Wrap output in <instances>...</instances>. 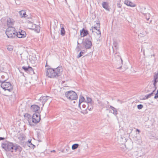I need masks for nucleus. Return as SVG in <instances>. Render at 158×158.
<instances>
[{"instance_id":"1","label":"nucleus","mask_w":158,"mask_h":158,"mask_svg":"<svg viewBox=\"0 0 158 158\" xmlns=\"http://www.w3.org/2000/svg\"><path fill=\"white\" fill-rule=\"evenodd\" d=\"M63 71L62 67L58 66L56 68H47L46 75L48 77L57 78L60 76Z\"/></svg>"},{"instance_id":"2","label":"nucleus","mask_w":158,"mask_h":158,"mask_svg":"<svg viewBox=\"0 0 158 158\" xmlns=\"http://www.w3.org/2000/svg\"><path fill=\"white\" fill-rule=\"evenodd\" d=\"M6 79L1 80L0 82L1 83V87L5 91L7 90L9 92H12L13 90V86L9 82H6Z\"/></svg>"},{"instance_id":"3","label":"nucleus","mask_w":158,"mask_h":158,"mask_svg":"<svg viewBox=\"0 0 158 158\" xmlns=\"http://www.w3.org/2000/svg\"><path fill=\"white\" fill-rule=\"evenodd\" d=\"M31 120L29 121V124L31 126H34L38 123L40 120V113H35L33 114Z\"/></svg>"},{"instance_id":"4","label":"nucleus","mask_w":158,"mask_h":158,"mask_svg":"<svg viewBox=\"0 0 158 158\" xmlns=\"http://www.w3.org/2000/svg\"><path fill=\"white\" fill-rule=\"evenodd\" d=\"M65 95L67 98L70 100H76L78 98L76 93L72 90L66 92L65 93Z\"/></svg>"},{"instance_id":"5","label":"nucleus","mask_w":158,"mask_h":158,"mask_svg":"<svg viewBox=\"0 0 158 158\" xmlns=\"http://www.w3.org/2000/svg\"><path fill=\"white\" fill-rule=\"evenodd\" d=\"M16 32L15 28L9 27L6 29V34L8 38H13L16 36Z\"/></svg>"},{"instance_id":"6","label":"nucleus","mask_w":158,"mask_h":158,"mask_svg":"<svg viewBox=\"0 0 158 158\" xmlns=\"http://www.w3.org/2000/svg\"><path fill=\"white\" fill-rule=\"evenodd\" d=\"M12 145V143L6 141L2 143V147L6 151L10 152L12 149L11 147Z\"/></svg>"},{"instance_id":"7","label":"nucleus","mask_w":158,"mask_h":158,"mask_svg":"<svg viewBox=\"0 0 158 158\" xmlns=\"http://www.w3.org/2000/svg\"><path fill=\"white\" fill-rule=\"evenodd\" d=\"M12 150L10 151L11 152H13L18 151L19 152H20L22 150V148L19 145L16 143H12V145L11 147Z\"/></svg>"},{"instance_id":"8","label":"nucleus","mask_w":158,"mask_h":158,"mask_svg":"<svg viewBox=\"0 0 158 158\" xmlns=\"http://www.w3.org/2000/svg\"><path fill=\"white\" fill-rule=\"evenodd\" d=\"M92 45V42L89 39H86L83 43V45L86 49L90 48Z\"/></svg>"},{"instance_id":"9","label":"nucleus","mask_w":158,"mask_h":158,"mask_svg":"<svg viewBox=\"0 0 158 158\" xmlns=\"http://www.w3.org/2000/svg\"><path fill=\"white\" fill-rule=\"evenodd\" d=\"M26 32L23 30H20L19 32H16V36L19 38H24L26 36Z\"/></svg>"},{"instance_id":"10","label":"nucleus","mask_w":158,"mask_h":158,"mask_svg":"<svg viewBox=\"0 0 158 158\" xmlns=\"http://www.w3.org/2000/svg\"><path fill=\"white\" fill-rule=\"evenodd\" d=\"M31 109L32 111L35 113H39L40 112V107L37 105H33L31 106Z\"/></svg>"},{"instance_id":"11","label":"nucleus","mask_w":158,"mask_h":158,"mask_svg":"<svg viewBox=\"0 0 158 158\" xmlns=\"http://www.w3.org/2000/svg\"><path fill=\"white\" fill-rule=\"evenodd\" d=\"M50 98V97L48 96H43L40 97L39 100L42 102L43 107L46 102Z\"/></svg>"},{"instance_id":"12","label":"nucleus","mask_w":158,"mask_h":158,"mask_svg":"<svg viewBox=\"0 0 158 158\" xmlns=\"http://www.w3.org/2000/svg\"><path fill=\"white\" fill-rule=\"evenodd\" d=\"M118 43L115 40H114L113 42V50L114 53L117 54V50L118 49Z\"/></svg>"},{"instance_id":"13","label":"nucleus","mask_w":158,"mask_h":158,"mask_svg":"<svg viewBox=\"0 0 158 158\" xmlns=\"http://www.w3.org/2000/svg\"><path fill=\"white\" fill-rule=\"evenodd\" d=\"M19 14L21 18H24L26 19H29V17L26 14L25 10H22L19 12Z\"/></svg>"},{"instance_id":"14","label":"nucleus","mask_w":158,"mask_h":158,"mask_svg":"<svg viewBox=\"0 0 158 158\" xmlns=\"http://www.w3.org/2000/svg\"><path fill=\"white\" fill-rule=\"evenodd\" d=\"M153 77L154 82L153 83V85H154V87L156 89V83L158 81V80H157V79H158V73H154Z\"/></svg>"},{"instance_id":"15","label":"nucleus","mask_w":158,"mask_h":158,"mask_svg":"<svg viewBox=\"0 0 158 158\" xmlns=\"http://www.w3.org/2000/svg\"><path fill=\"white\" fill-rule=\"evenodd\" d=\"M14 20L10 18H8L7 19V24L9 27H12L14 24Z\"/></svg>"},{"instance_id":"16","label":"nucleus","mask_w":158,"mask_h":158,"mask_svg":"<svg viewBox=\"0 0 158 158\" xmlns=\"http://www.w3.org/2000/svg\"><path fill=\"white\" fill-rule=\"evenodd\" d=\"M17 137L19 141H22L25 140V136L23 134L21 133L17 135Z\"/></svg>"},{"instance_id":"17","label":"nucleus","mask_w":158,"mask_h":158,"mask_svg":"<svg viewBox=\"0 0 158 158\" xmlns=\"http://www.w3.org/2000/svg\"><path fill=\"white\" fill-rule=\"evenodd\" d=\"M124 4L127 6L131 7H134L136 6V5L135 4L128 0H125L124 1Z\"/></svg>"},{"instance_id":"18","label":"nucleus","mask_w":158,"mask_h":158,"mask_svg":"<svg viewBox=\"0 0 158 158\" xmlns=\"http://www.w3.org/2000/svg\"><path fill=\"white\" fill-rule=\"evenodd\" d=\"M102 6V7L106 10L110 11L109 4L108 2H103Z\"/></svg>"},{"instance_id":"19","label":"nucleus","mask_w":158,"mask_h":158,"mask_svg":"<svg viewBox=\"0 0 158 158\" xmlns=\"http://www.w3.org/2000/svg\"><path fill=\"white\" fill-rule=\"evenodd\" d=\"M88 33V31L83 28L81 31H80V34L81 35V37H83L86 36Z\"/></svg>"},{"instance_id":"20","label":"nucleus","mask_w":158,"mask_h":158,"mask_svg":"<svg viewBox=\"0 0 158 158\" xmlns=\"http://www.w3.org/2000/svg\"><path fill=\"white\" fill-rule=\"evenodd\" d=\"M82 107H81V105H80V108L82 110H85L88 109V107H87V105L85 103H82Z\"/></svg>"},{"instance_id":"21","label":"nucleus","mask_w":158,"mask_h":158,"mask_svg":"<svg viewBox=\"0 0 158 158\" xmlns=\"http://www.w3.org/2000/svg\"><path fill=\"white\" fill-rule=\"evenodd\" d=\"M84 100L85 98L84 97L82 96H81L80 97L78 104V106L79 107H80V105H81V103L85 102H84Z\"/></svg>"},{"instance_id":"22","label":"nucleus","mask_w":158,"mask_h":158,"mask_svg":"<svg viewBox=\"0 0 158 158\" xmlns=\"http://www.w3.org/2000/svg\"><path fill=\"white\" fill-rule=\"evenodd\" d=\"M156 89L155 88V89L153 90L152 93H151L149 94H148L146 95H145L144 96V98L143 99L145 100L148 99L150 97H151L152 96V95L153 94L154 92L156 90Z\"/></svg>"},{"instance_id":"23","label":"nucleus","mask_w":158,"mask_h":158,"mask_svg":"<svg viewBox=\"0 0 158 158\" xmlns=\"http://www.w3.org/2000/svg\"><path fill=\"white\" fill-rule=\"evenodd\" d=\"M86 104L87 105V107H88V109L89 110H92L93 107V102H89V103H84Z\"/></svg>"},{"instance_id":"24","label":"nucleus","mask_w":158,"mask_h":158,"mask_svg":"<svg viewBox=\"0 0 158 158\" xmlns=\"http://www.w3.org/2000/svg\"><path fill=\"white\" fill-rule=\"evenodd\" d=\"M110 108L113 111V113L115 115H116L118 114V112L116 109L115 108L112 106H110Z\"/></svg>"},{"instance_id":"25","label":"nucleus","mask_w":158,"mask_h":158,"mask_svg":"<svg viewBox=\"0 0 158 158\" xmlns=\"http://www.w3.org/2000/svg\"><path fill=\"white\" fill-rule=\"evenodd\" d=\"M24 116L26 118H27L28 122L29 120H31V116L30 114H26L24 115Z\"/></svg>"},{"instance_id":"26","label":"nucleus","mask_w":158,"mask_h":158,"mask_svg":"<svg viewBox=\"0 0 158 158\" xmlns=\"http://www.w3.org/2000/svg\"><path fill=\"white\" fill-rule=\"evenodd\" d=\"M35 27V28H34L35 30L37 31V32H39L40 31V27L38 25H36L35 24H34L32 26L33 27Z\"/></svg>"},{"instance_id":"27","label":"nucleus","mask_w":158,"mask_h":158,"mask_svg":"<svg viewBox=\"0 0 158 158\" xmlns=\"http://www.w3.org/2000/svg\"><path fill=\"white\" fill-rule=\"evenodd\" d=\"M79 144L77 143L73 144L72 147V148L73 150H74L77 149L78 147Z\"/></svg>"},{"instance_id":"28","label":"nucleus","mask_w":158,"mask_h":158,"mask_svg":"<svg viewBox=\"0 0 158 158\" xmlns=\"http://www.w3.org/2000/svg\"><path fill=\"white\" fill-rule=\"evenodd\" d=\"M65 31L64 30V27H62L60 31V34L62 36L64 35H65Z\"/></svg>"},{"instance_id":"29","label":"nucleus","mask_w":158,"mask_h":158,"mask_svg":"<svg viewBox=\"0 0 158 158\" xmlns=\"http://www.w3.org/2000/svg\"><path fill=\"white\" fill-rule=\"evenodd\" d=\"M13 47L11 45H9L7 47V49L9 51H11L13 50Z\"/></svg>"},{"instance_id":"30","label":"nucleus","mask_w":158,"mask_h":158,"mask_svg":"<svg viewBox=\"0 0 158 158\" xmlns=\"http://www.w3.org/2000/svg\"><path fill=\"white\" fill-rule=\"evenodd\" d=\"M92 102H93L92 101V99L91 98L89 97H87L85 103H89Z\"/></svg>"},{"instance_id":"31","label":"nucleus","mask_w":158,"mask_h":158,"mask_svg":"<svg viewBox=\"0 0 158 158\" xmlns=\"http://www.w3.org/2000/svg\"><path fill=\"white\" fill-rule=\"evenodd\" d=\"M28 69L29 70H28V72H29L30 73H34L33 70L31 67L29 66Z\"/></svg>"},{"instance_id":"32","label":"nucleus","mask_w":158,"mask_h":158,"mask_svg":"<svg viewBox=\"0 0 158 158\" xmlns=\"http://www.w3.org/2000/svg\"><path fill=\"white\" fill-rule=\"evenodd\" d=\"M84 53V52L82 51H81L78 55L77 56V58H79L81 56H82Z\"/></svg>"},{"instance_id":"33","label":"nucleus","mask_w":158,"mask_h":158,"mask_svg":"<svg viewBox=\"0 0 158 158\" xmlns=\"http://www.w3.org/2000/svg\"><path fill=\"white\" fill-rule=\"evenodd\" d=\"M28 68L29 67H26L25 66L22 67V69L24 70L25 71L27 72H28V70H29Z\"/></svg>"},{"instance_id":"34","label":"nucleus","mask_w":158,"mask_h":158,"mask_svg":"<svg viewBox=\"0 0 158 158\" xmlns=\"http://www.w3.org/2000/svg\"><path fill=\"white\" fill-rule=\"evenodd\" d=\"M146 19L147 21H148L150 19V14H146Z\"/></svg>"},{"instance_id":"35","label":"nucleus","mask_w":158,"mask_h":158,"mask_svg":"<svg viewBox=\"0 0 158 158\" xmlns=\"http://www.w3.org/2000/svg\"><path fill=\"white\" fill-rule=\"evenodd\" d=\"M5 75L2 74H0V79L1 80H5Z\"/></svg>"},{"instance_id":"36","label":"nucleus","mask_w":158,"mask_h":158,"mask_svg":"<svg viewBox=\"0 0 158 158\" xmlns=\"http://www.w3.org/2000/svg\"><path fill=\"white\" fill-rule=\"evenodd\" d=\"M143 107V106L142 104H139L137 106V108L138 109L140 110L142 109Z\"/></svg>"},{"instance_id":"37","label":"nucleus","mask_w":158,"mask_h":158,"mask_svg":"<svg viewBox=\"0 0 158 158\" xmlns=\"http://www.w3.org/2000/svg\"><path fill=\"white\" fill-rule=\"evenodd\" d=\"M96 27H97V28L98 29H100V24L99 23H96V26H95Z\"/></svg>"},{"instance_id":"38","label":"nucleus","mask_w":158,"mask_h":158,"mask_svg":"<svg viewBox=\"0 0 158 158\" xmlns=\"http://www.w3.org/2000/svg\"><path fill=\"white\" fill-rule=\"evenodd\" d=\"M98 28H97V27H96L95 26L92 28V32H93L94 31V30H98Z\"/></svg>"},{"instance_id":"39","label":"nucleus","mask_w":158,"mask_h":158,"mask_svg":"<svg viewBox=\"0 0 158 158\" xmlns=\"http://www.w3.org/2000/svg\"><path fill=\"white\" fill-rule=\"evenodd\" d=\"M117 5L118 7L119 8H120L122 6L120 2H118L117 4Z\"/></svg>"},{"instance_id":"40","label":"nucleus","mask_w":158,"mask_h":158,"mask_svg":"<svg viewBox=\"0 0 158 158\" xmlns=\"http://www.w3.org/2000/svg\"><path fill=\"white\" fill-rule=\"evenodd\" d=\"M97 34L98 35H100L101 34V32L99 30V29H98L97 30V32H96Z\"/></svg>"},{"instance_id":"41","label":"nucleus","mask_w":158,"mask_h":158,"mask_svg":"<svg viewBox=\"0 0 158 158\" xmlns=\"http://www.w3.org/2000/svg\"><path fill=\"white\" fill-rule=\"evenodd\" d=\"M66 151L67 152H68L69 151V150H70V148L69 147H67L66 148Z\"/></svg>"},{"instance_id":"42","label":"nucleus","mask_w":158,"mask_h":158,"mask_svg":"<svg viewBox=\"0 0 158 158\" xmlns=\"http://www.w3.org/2000/svg\"><path fill=\"white\" fill-rule=\"evenodd\" d=\"M158 98V94L157 93H156L155 94V96L154 97L155 99H157Z\"/></svg>"},{"instance_id":"43","label":"nucleus","mask_w":158,"mask_h":158,"mask_svg":"<svg viewBox=\"0 0 158 158\" xmlns=\"http://www.w3.org/2000/svg\"><path fill=\"white\" fill-rule=\"evenodd\" d=\"M28 142L29 143H28L29 144L33 145V144H32V143L31 142V140H28Z\"/></svg>"},{"instance_id":"44","label":"nucleus","mask_w":158,"mask_h":158,"mask_svg":"<svg viewBox=\"0 0 158 158\" xmlns=\"http://www.w3.org/2000/svg\"><path fill=\"white\" fill-rule=\"evenodd\" d=\"M80 40V38H79L78 39V41H77V44H81V43H79V40Z\"/></svg>"},{"instance_id":"45","label":"nucleus","mask_w":158,"mask_h":158,"mask_svg":"<svg viewBox=\"0 0 158 158\" xmlns=\"http://www.w3.org/2000/svg\"><path fill=\"white\" fill-rule=\"evenodd\" d=\"M136 131H137L139 133L140 132V130L138 129H136Z\"/></svg>"},{"instance_id":"46","label":"nucleus","mask_w":158,"mask_h":158,"mask_svg":"<svg viewBox=\"0 0 158 158\" xmlns=\"http://www.w3.org/2000/svg\"><path fill=\"white\" fill-rule=\"evenodd\" d=\"M4 139V138L0 137V140H2V139Z\"/></svg>"},{"instance_id":"47","label":"nucleus","mask_w":158,"mask_h":158,"mask_svg":"<svg viewBox=\"0 0 158 158\" xmlns=\"http://www.w3.org/2000/svg\"><path fill=\"white\" fill-rule=\"evenodd\" d=\"M119 59L121 60V64H122V63H123V60H122V59L120 57H119Z\"/></svg>"},{"instance_id":"48","label":"nucleus","mask_w":158,"mask_h":158,"mask_svg":"<svg viewBox=\"0 0 158 158\" xmlns=\"http://www.w3.org/2000/svg\"><path fill=\"white\" fill-rule=\"evenodd\" d=\"M121 1V0H117V2H120Z\"/></svg>"},{"instance_id":"49","label":"nucleus","mask_w":158,"mask_h":158,"mask_svg":"<svg viewBox=\"0 0 158 158\" xmlns=\"http://www.w3.org/2000/svg\"><path fill=\"white\" fill-rule=\"evenodd\" d=\"M55 152V150H53V151H51L52 152Z\"/></svg>"},{"instance_id":"50","label":"nucleus","mask_w":158,"mask_h":158,"mask_svg":"<svg viewBox=\"0 0 158 158\" xmlns=\"http://www.w3.org/2000/svg\"><path fill=\"white\" fill-rule=\"evenodd\" d=\"M156 93L158 94V90H157V93Z\"/></svg>"},{"instance_id":"51","label":"nucleus","mask_w":158,"mask_h":158,"mask_svg":"<svg viewBox=\"0 0 158 158\" xmlns=\"http://www.w3.org/2000/svg\"><path fill=\"white\" fill-rule=\"evenodd\" d=\"M155 56V55H154V54L153 55V56Z\"/></svg>"},{"instance_id":"52","label":"nucleus","mask_w":158,"mask_h":158,"mask_svg":"<svg viewBox=\"0 0 158 158\" xmlns=\"http://www.w3.org/2000/svg\"><path fill=\"white\" fill-rule=\"evenodd\" d=\"M121 66L119 68H121Z\"/></svg>"},{"instance_id":"53","label":"nucleus","mask_w":158,"mask_h":158,"mask_svg":"<svg viewBox=\"0 0 158 158\" xmlns=\"http://www.w3.org/2000/svg\"><path fill=\"white\" fill-rule=\"evenodd\" d=\"M152 21V20H151L150 21V22H151Z\"/></svg>"}]
</instances>
